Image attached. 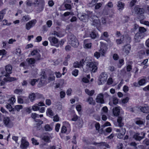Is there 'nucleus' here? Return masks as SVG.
Masks as SVG:
<instances>
[{
  "label": "nucleus",
  "instance_id": "4468645a",
  "mask_svg": "<svg viewBox=\"0 0 149 149\" xmlns=\"http://www.w3.org/2000/svg\"><path fill=\"white\" fill-rule=\"evenodd\" d=\"M143 37L141 33H137L136 34L134 37V41L136 42H138Z\"/></svg>",
  "mask_w": 149,
  "mask_h": 149
},
{
  "label": "nucleus",
  "instance_id": "bb28decb",
  "mask_svg": "<svg viewBox=\"0 0 149 149\" xmlns=\"http://www.w3.org/2000/svg\"><path fill=\"white\" fill-rule=\"evenodd\" d=\"M85 93L90 96H92L94 93L95 91L94 90L90 91L88 89H86L85 90Z\"/></svg>",
  "mask_w": 149,
  "mask_h": 149
},
{
  "label": "nucleus",
  "instance_id": "37998d69",
  "mask_svg": "<svg viewBox=\"0 0 149 149\" xmlns=\"http://www.w3.org/2000/svg\"><path fill=\"white\" fill-rule=\"evenodd\" d=\"M22 91L23 90L22 89H16L14 91V92L15 93L17 94H20L22 93Z\"/></svg>",
  "mask_w": 149,
  "mask_h": 149
},
{
  "label": "nucleus",
  "instance_id": "864d4df0",
  "mask_svg": "<svg viewBox=\"0 0 149 149\" xmlns=\"http://www.w3.org/2000/svg\"><path fill=\"white\" fill-rule=\"evenodd\" d=\"M38 114H37L36 113H33L31 114V117L35 120H36V119H35L36 118L38 117Z\"/></svg>",
  "mask_w": 149,
  "mask_h": 149
},
{
  "label": "nucleus",
  "instance_id": "f03ea898",
  "mask_svg": "<svg viewBox=\"0 0 149 149\" xmlns=\"http://www.w3.org/2000/svg\"><path fill=\"white\" fill-rule=\"evenodd\" d=\"M34 5L35 6H37V11L39 13L42 11L45 6V1L44 0H34Z\"/></svg>",
  "mask_w": 149,
  "mask_h": 149
},
{
  "label": "nucleus",
  "instance_id": "aec40b11",
  "mask_svg": "<svg viewBox=\"0 0 149 149\" xmlns=\"http://www.w3.org/2000/svg\"><path fill=\"white\" fill-rule=\"evenodd\" d=\"M135 12L138 14H141L144 12V10L143 8H139L137 7H135L134 8Z\"/></svg>",
  "mask_w": 149,
  "mask_h": 149
},
{
  "label": "nucleus",
  "instance_id": "69168bd1",
  "mask_svg": "<svg viewBox=\"0 0 149 149\" xmlns=\"http://www.w3.org/2000/svg\"><path fill=\"white\" fill-rule=\"evenodd\" d=\"M53 120L55 122H58L59 120V118L57 115H56L53 117Z\"/></svg>",
  "mask_w": 149,
  "mask_h": 149
},
{
  "label": "nucleus",
  "instance_id": "6ab92c4d",
  "mask_svg": "<svg viewBox=\"0 0 149 149\" xmlns=\"http://www.w3.org/2000/svg\"><path fill=\"white\" fill-rule=\"evenodd\" d=\"M100 21L98 19H95L93 21L92 25L97 27H98L100 26Z\"/></svg>",
  "mask_w": 149,
  "mask_h": 149
},
{
  "label": "nucleus",
  "instance_id": "2f4dec72",
  "mask_svg": "<svg viewBox=\"0 0 149 149\" xmlns=\"http://www.w3.org/2000/svg\"><path fill=\"white\" fill-rule=\"evenodd\" d=\"M38 81V80L36 79H31L29 80V83L32 86H34L36 82Z\"/></svg>",
  "mask_w": 149,
  "mask_h": 149
},
{
  "label": "nucleus",
  "instance_id": "dca6fc26",
  "mask_svg": "<svg viewBox=\"0 0 149 149\" xmlns=\"http://www.w3.org/2000/svg\"><path fill=\"white\" fill-rule=\"evenodd\" d=\"M45 78L44 76H42L38 85V87H40L45 84Z\"/></svg>",
  "mask_w": 149,
  "mask_h": 149
},
{
  "label": "nucleus",
  "instance_id": "4c0bfd02",
  "mask_svg": "<svg viewBox=\"0 0 149 149\" xmlns=\"http://www.w3.org/2000/svg\"><path fill=\"white\" fill-rule=\"evenodd\" d=\"M36 96L34 93H33L29 95V97L31 100V101L33 102Z\"/></svg>",
  "mask_w": 149,
  "mask_h": 149
},
{
  "label": "nucleus",
  "instance_id": "f704fd0d",
  "mask_svg": "<svg viewBox=\"0 0 149 149\" xmlns=\"http://www.w3.org/2000/svg\"><path fill=\"white\" fill-rule=\"evenodd\" d=\"M98 144H99V146H104L107 148H109V146L105 142H102L98 143Z\"/></svg>",
  "mask_w": 149,
  "mask_h": 149
},
{
  "label": "nucleus",
  "instance_id": "774afa93",
  "mask_svg": "<svg viewBox=\"0 0 149 149\" xmlns=\"http://www.w3.org/2000/svg\"><path fill=\"white\" fill-rule=\"evenodd\" d=\"M143 144H145L147 146L149 145V140L146 139L143 141Z\"/></svg>",
  "mask_w": 149,
  "mask_h": 149
},
{
  "label": "nucleus",
  "instance_id": "7ed1b4c3",
  "mask_svg": "<svg viewBox=\"0 0 149 149\" xmlns=\"http://www.w3.org/2000/svg\"><path fill=\"white\" fill-rule=\"evenodd\" d=\"M68 42L74 47H77L79 45L78 40L76 37L72 33H70L68 35Z\"/></svg>",
  "mask_w": 149,
  "mask_h": 149
},
{
  "label": "nucleus",
  "instance_id": "ea45409f",
  "mask_svg": "<svg viewBox=\"0 0 149 149\" xmlns=\"http://www.w3.org/2000/svg\"><path fill=\"white\" fill-rule=\"evenodd\" d=\"M30 19V18L28 15L23 16L22 19V20L24 22H26Z\"/></svg>",
  "mask_w": 149,
  "mask_h": 149
},
{
  "label": "nucleus",
  "instance_id": "f8f14e48",
  "mask_svg": "<svg viewBox=\"0 0 149 149\" xmlns=\"http://www.w3.org/2000/svg\"><path fill=\"white\" fill-rule=\"evenodd\" d=\"M96 102L97 103L103 104L104 103L103 99V95L102 93L98 95L96 98Z\"/></svg>",
  "mask_w": 149,
  "mask_h": 149
},
{
  "label": "nucleus",
  "instance_id": "5fc2aeb1",
  "mask_svg": "<svg viewBox=\"0 0 149 149\" xmlns=\"http://www.w3.org/2000/svg\"><path fill=\"white\" fill-rule=\"evenodd\" d=\"M73 66L75 68H79L80 66L79 65V63L78 62H74L73 64Z\"/></svg>",
  "mask_w": 149,
  "mask_h": 149
},
{
  "label": "nucleus",
  "instance_id": "bf43d9fd",
  "mask_svg": "<svg viewBox=\"0 0 149 149\" xmlns=\"http://www.w3.org/2000/svg\"><path fill=\"white\" fill-rule=\"evenodd\" d=\"M102 4L101 3H97L95 6V9L96 10L99 9L101 6Z\"/></svg>",
  "mask_w": 149,
  "mask_h": 149
},
{
  "label": "nucleus",
  "instance_id": "1a4fd4ad",
  "mask_svg": "<svg viewBox=\"0 0 149 149\" xmlns=\"http://www.w3.org/2000/svg\"><path fill=\"white\" fill-rule=\"evenodd\" d=\"M146 133L143 132L140 133H136L134 136V138L136 140L140 141L145 137Z\"/></svg>",
  "mask_w": 149,
  "mask_h": 149
},
{
  "label": "nucleus",
  "instance_id": "f257e3e1",
  "mask_svg": "<svg viewBox=\"0 0 149 149\" xmlns=\"http://www.w3.org/2000/svg\"><path fill=\"white\" fill-rule=\"evenodd\" d=\"M98 65V63L95 62H88L86 65V68H83V71L84 72H86L89 70L91 72L95 73L97 70Z\"/></svg>",
  "mask_w": 149,
  "mask_h": 149
},
{
  "label": "nucleus",
  "instance_id": "393cba45",
  "mask_svg": "<svg viewBox=\"0 0 149 149\" xmlns=\"http://www.w3.org/2000/svg\"><path fill=\"white\" fill-rule=\"evenodd\" d=\"M109 36V35L108 34V33L107 32L105 31L103 33V34H102L100 37V39L102 40H104L105 38H108Z\"/></svg>",
  "mask_w": 149,
  "mask_h": 149
},
{
  "label": "nucleus",
  "instance_id": "f3484780",
  "mask_svg": "<svg viewBox=\"0 0 149 149\" xmlns=\"http://www.w3.org/2000/svg\"><path fill=\"white\" fill-rule=\"evenodd\" d=\"M141 111L143 113H149V107H141L140 108Z\"/></svg>",
  "mask_w": 149,
  "mask_h": 149
},
{
  "label": "nucleus",
  "instance_id": "e2e57ef3",
  "mask_svg": "<svg viewBox=\"0 0 149 149\" xmlns=\"http://www.w3.org/2000/svg\"><path fill=\"white\" fill-rule=\"evenodd\" d=\"M60 126V124L57 123V124H56V126H55V130L57 132H58V131Z\"/></svg>",
  "mask_w": 149,
  "mask_h": 149
},
{
  "label": "nucleus",
  "instance_id": "cd10ccee",
  "mask_svg": "<svg viewBox=\"0 0 149 149\" xmlns=\"http://www.w3.org/2000/svg\"><path fill=\"white\" fill-rule=\"evenodd\" d=\"M122 118L121 117H118L117 119V122L118 124V126L120 127L123 126L124 124L122 122Z\"/></svg>",
  "mask_w": 149,
  "mask_h": 149
},
{
  "label": "nucleus",
  "instance_id": "a18cd8bd",
  "mask_svg": "<svg viewBox=\"0 0 149 149\" xmlns=\"http://www.w3.org/2000/svg\"><path fill=\"white\" fill-rule=\"evenodd\" d=\"M139 31L141 33L146 32V29L143 27H140L139 28Z\"/></svg>",
  "mask_w": 149,
  "mask_h": 149
},
{
  "label": "nucleus",
  "instance_id": "412c9836",
  "mask_svg": "<svg viewBox=\"0 0 149 149\" xmlns=\"http://www.w3.org/2000/svg\"><path fill=\"white\" fill-rule=\"evenodd\" d=\"M121 130L122 131V132L121 131V133H120V134H118V137L120 139L122 138H123V136L125 135L126 130L125 128H122Z\"/></svg>",
  "mask_w": 149,
  "mask_h": 149
},
{
  "label": "nucleus",
  "instance_id": "de8ad7c7",
  "mask_svg": "<svg viewBox=\"0 0 149 149\" xmlns=\"http://www.w3.org/2000/svg\"><path fill=\"white\" fill-rule=\"evenodd\" d=\"M79 71L77 69H74L72 72V74L74 76H77L78 74V73Z\"/></svg>",
  "mask_w": 149,
  "mask_h": 149
},
{
  "label": "nucleus",
  "instance_id": "9b49d317",
  "mask_svg": "<svg viewBox=\"0 0 149 149\" xmlns=\"http://www.w3.org/2000/svg\"><path fill=\"white\" fill-rule=\"evenodd\" d=\"M36 22V19H33L27 23L26 24V28L27 30H29L35 24Z\"/></svg>",
  "mask_w": 149,
  "mask_h": 149
},
{
  "label": "nucleus",
  "instance_id": "4be33fe9",
  "mask_svg": "<svg viewBox=\"0 0 149 149\" xmlns=\"http://www.w3.org/2000/svg\"><path fill=\"white\" fill-rule=\"evenodd\" d=\"M78 16L79 19L82 21L86 19L88 17V15L86 14H84L82 15L81 14H78Z\"/></svg>",
  "mask_w": 149,
  "mask_h": 149
},
{
  "label": "nucleus",
  "instance_id": "9d476101",
  "mask_svg": "<svg viewBox=\"0 0 149 149\" xmlns=\"http://www.w3.org/2000/svg\"><path fill=\"white\" fill-rule=\"evenodd\" d=\"M29 145V143L26 139L25 137H23L21 140V143L20 148L22 149H24L27 148Z\"/></svg>",
  "mask_w": 149,
  "mask_h": 149
},
{
  "label": "nucleus",
  "instance_id": "c03bdc74",
  "mask_svg": "<svg viewBox=\"0 0 149 149\" xmlns=\"http://www.w3.org/2000/svg\"><path fill=\"white\" fill-rule=\"evenodd\" d=\"M34 121L37 123L36 125H41L43 123V121L40 119H37L35 120Z\"/></svg>",
  "mask_w": 149,
  "mask_h": 149
},
{
  "label": "nucleus",
  "instance_id": "603ef678",
  "mask_svg": "<svg viewBox=\"0 0 149 149\" xmlns=\"http://www.w3.org/2000/svg\"><path fill=\"white\" fill-rule=\"evenodd\" d=\"M55 77L53 74H51L48 78V80L49 81H53L54 80Z\"/></svg>",
  "mask_w": 149,
  "mask_h": 149
},
{
  "label": "nucleus",
  "instance_id": "58836bf2",
  "mask_svg": "<svg viewBox=\"0 0 149 149\" xmlns=\"http://www.w3.org/2000/svg\"><path fill=\"white\" fill-rule=\"evenodd\" d=\"M87 101L90 104H94L95 102L92 97H89L87 100Z\"/></svg>",
  "mask_w": 149,
  "mask_h": 149
},
{
  "label": "nucleus",
  "instance_id": "0e129e2a",
  "mask_svg": "<svg viewBox=\"0 0 149 149\" xmlns=\"http://www.w3.org/2000/svg\"><path fill=\"white\" fill-rule=\"evenodd\" d=\"M65 95V92L63 91H61L60 92V96L61 98H62L64 97Z\"/></svg>",
  "mask_w": 149,
  "mask_h": 149
},
{
  "label": "nucleus",
  "instance_id": "a19ab883",
  "mask_svg": "<svg viewBox=\"0 0 149 149\" xmlns=\"http://www.w3.org/2000/svg\"><path fill=\"white\" fill-rule=\"evenodd\" d=\"M23 108V106L21 105H16L15 107V110H17V111H19L20 109H22Z\"/></svg>",
  "mask_w": 149,
  "mask_h": 149
},
{
  "label": "nucleus",
  "instance_id": "680f3d73",
  "mask_svg": "<svg viewBox=\"0 0 149 149\" xmlns=\"http://www.w3.org/2000/svg\"><path fill=\"white\" fill-rule=\"evenodd\" d=\"M18 102L19 104H22L24 102L23 100L20 96L18 97Z\"/></svg>",
  "mask_w": 149,
  "mask_h": 149
},
{
  "label": "nucleus",
  "instance_id": "49530a36",
  "mask_svg": "<svg viewBox=\"0 0 149 149\" xmlns=\"http://www.w3.org/2000/svg\"><path fill=\"white\" fill-rule=\"evenodd\" d=\"M56 107L57 109L58 110H61L62 108V105L61 102H58L56 104Z\"/></svg>",
  "mask_w": 149,
  "mask_h": 149
},
{
  "label": "nucleus",
  "instance_id": "8fccbe9b",
  "mask_svg": "<svg viewBox=\"0 0 149 149\" xmlns=\"http://www.w3.org/2000/svg\"><path fill=\"white\" fill-rule=\"evenodd\" d=\"M136 2V0H132L130 3V6L132 7L134 6Z\"/></svg>",
  "mask_w": 149,
  "mask_h": 149
},
{
  "label": "nucleus",
  "instance_id": "b1692460",
  "mask_svg": "<svg viewBox=\"0 0 149 149\" xmlns=\"http://www.w3.org/2000/svg\"><path fill=\"white\" fill-rule=\"evenodd\" d=\"M26 60L28 63L30 64H34L35 63L36 61V59L34 58H27Z\"/></svg>",
  "mask_w": 149,
  "mask_h": 149
},
{
  "label": "nucleus",
  "instance_id": "4d7b16f0",
  "mask_svg": "<svg viewBox=\"0 0 149 149\" xmlns=\"http://www.w3.org/2000/svg\"><path fill=\"white\" fill-rule=\"evenodd\" d=\"M6 50L5 49H2L0 50V55H5L6 54Z\"/></svg>",
  "mask_w": 149,
  "mask_h": 149
},
{
  "label": "nucleus",
  "instance_id": "a878e982",
  "mask_svg": "<svg viewBox=\"0 0 149 149\" xmlns=\"http://www.w3.org/2000/svg\"><path fill=\"white\" fill-rule=\"evenodd\" d=\"M6 9H4L0 12V20L3 19L4 15L6 13Z\"/></svg>",
  "mask_w": 149,
  "mask_h": 149
},
{
  "label": "nucleus",
  "instance_id": "c756f323",
  "mask_svg": "<svg viewBox=\"0 0 149 149\" xmlns=\"http://www.w3.org/2000/svg\"><path fill=\"white\" fill-rule=\"evenodd\" d=\"M10 121V119L8 117H4L3 119L4 123L6 126H8V125Z\"/></svg>",
  "mask_w": 149,
  "mask_h": 149
},
{
  "label": "nucleus",
  "instance_id": "052dcab7",
  "mask_svg": "<svg viewBox=\"0 0 149 149\" xmlns=\"http://www.w3.org/2000/svg\"><path fill=\"white\" fill-rule=\"evenodd\" d=\"M7 20H4L3 21V25H6L8 26H9L11 24V23H7Z\"/></svg>",
  "mask_w": 149,
  "mask_h": 149
},
{
  "label": "nucleus",
  "instance_id": "a211bd4d",
  "mask_svg": "<svg viewBox=\"0 0 149 149\" xmlns=\"http://www.w3.org/2000/svg\"><path fill=\"white\" fill-rule=\"evenodd\" d=\"M113 111L114 116H118L119 115L120 112L119 107H116L113 108Z\"/></svg>",
  "mask_w": 149,
  "mask_h": 149
},
{
  "label": "nucleus",
  "instance_id": "7c9ffc66",
  "mask_svg": "<svg viewBox=\"0 0 149 149\" xmlns=\"http://www.w3.org/2000/svg\"><path fill=\"white\" fill-rule=\"evenodd\" d=\"M88 40H85L84 41V43L85 45L84 47L86 48H90L91 47V43H86L87 42Z\"/></svg>",
  "mask_w": 149,
  "mask_h": 149
},
{
  "label": "nucleus",
  "instance_id": "423d86ee",
  "mask_svg": "<svg viewBox=\"0 0 149 149\" xmlns=\"http://www.w3.org/2000/svg\"><path fill=\"white\" fill-rule=\"evenodd\" d=\"M15 98L14 97H12L9 99L8 101L9 103L6 105V107L10 111H15V109L12 108L11 104H13L15 102Z\"/></svg>",
  "mask_w": 149,
  "mask_h": 149
},
{
  "label": "nucleus",
  "instance_id": "c85d7f7f",
  "mask_svg": "<svg viewBox=\"0 0 149 149\" xmlns=\"http://www.w3.org/2000/svg\"><path fill=\"white\" fill-rule=\"evenodd\" d=\"M90 36L91 38L94 39L97 37L98 34L94 31H91L90 33Z\"/></svg>",
  "mask_w": 149,
  "mask_h": 149
},
{
  "label": "nucleus",
  "instance_id": "2eb2a0df",
  "mask_svg": "<svg viewBox=\"0 0 149 149\" xmlns=\"http://www.w3.org/2000/svg\"><path fill=\"white\" fill-rule=\"evenodd\" d=\"M131 46L130 44H127L123 47V51L126 54H127L130 50Z\"/></svg>",
  "mask_w": 149,
  "mask_h": 149
},
{
  "label": "nucleus",
  "instance_id": "79ce46f5",
  "mask_svg": "<svg viewBox=\"0 0 149 149\" xmlns=\"http://www.w3.org/2000/svg\"><path fill=\"white\" fill-rule=\"evenodd\" d=\"M145 79H141L139 81V84L140 85H143L146 83V78L145 77Z\"/></svg>",
  "mask_w": 149,
  "mask_h": 149
},
{
  "label": "nucleus",
  "instance_id": "09e8293b",
  "mask_svg": "<svg viewBox=\"0 0 149 149\" xmlns=\"http://www.w3.org/2000/svg\"><path fill=\"white\" fill-rule=\"evenodd\" d=\"M52 24V22L51 20H49L47 21L46 22V24L47 25V27L50 28Z\"/></svg>",
  "mask_w": 149,
  "mask_h": 149
},
{
  "label": "nucleus",
  "instance_id": "13d9d810",
  "mask_svg": "<svg viewBox=\"0 0 149 149\" xmlns=\"http://www.w3.org/2000/svg\"><path fill=\"white\" fill-rule=\"evenodd\" d=\"M67 131L66 127L65 126H63L61 128V132L62 133H65Z\"/></svg>",
  "mask_w": 149,
  "mask_h": 149
},
{
  "label": "nucleus",
  "instance_id": "338daca9",
  "mask_svg": "<svg viewBox=\"0 0 149 149\" xmlns=\"http://www.w3.org/2000/svg\"><path fill=\"white\" fill-rule=\"evenodd\" d=\"M47 111L48 112L49 114L51 116H53L54 115V113L53 112L52 110L50 109H49Z\"/></svg>",
  "mask_w": 149,
  "mask_h": 149
},
{
  "label": "nucleus",
  "instance_id": "ddd939ff",
  "mask_svg": "<svg viewBox=\"0 0 149 149\" xmlns=\"http://www.w3.org/2000/svg\"><path fill=\"white\" fill-rule=\"evenodd\" d=\"M48 40L50 41L51 45H54V44L57 43L58 42V39L55 37L50 36L48 38Z\"/></svg>",
  "mask_w": 149,
  "mask_h": 149
},
{
  "label": "nucleus",
  "instance_id": "3c124183",
  "mask_svg": "<svg viewBox=\"0 0 149 149\" xmlns=\"http://www.w3.org/2000/svg\"><path fill=\"white\" fill-rule=\"evenodd\" d=\"M31 141H32V143L35 145H38L39 144V143L37 142V140L35 139L34 138H32Z\"/></svg>",
  "mask_w": 149,
  "mask_h": 149
},
{
  "label": "nucleus",
  "instance_id": "0eeeda50",
  "mask_svg": "<svg viewBox=\"0 0 149 149\" xmlns=\"http://www.w3.org/2000/svg\"><path fill=\"white\" fill-rule=\"evenodd\" d=\"M107 75L105 72H103L99 76L98 84L101 85L105 82L107 78Z\"/></svg>",
  "mask_w": 149,
  "mask_h": 149
},
{
  "label": "nucleus",
  "instance_id": "5701e85b",
  "mask_svg": "<svg viewBox=\"0 0 149 149\" xmlns=\"http://www.w3.org/2000/svg\"><path fill=\"white\" fill-rule=\"evenodd\" d=\"M124 3L120 1H118L117 4V7L118 8V10L120 11L122 10L124 8Z\"/></svg>",
  "mask_w": 149,
  "mask_h": 149
},
{
  "label": "nucleus",
  "instance_id": "39448f33",
  "mask_svg": "<svg viewBox=\"0 0 149 149\" xmlns=\"http://www.w3.org/2000/svg\"><path fill=\"white\" fill-rule=\"evenodd\" d=\"M40 51L39 50L34 49L31 52V54L33 56L34 58L36 61H38L41 60L42 59L41 56L39 52Z\"/></svg>",
  "mask_w": 149,
  "mask_h": 149
},
{
  "label": "nucleus",
  "instance_id": "6e6d98bb",
  "mask_svg": "<svg viewBox=\"0 0 149 149\" xmlns=\"http://www.w3.org/2000/svg\"><path fill=\"white\" fill-rule=\"evenodd\" d=\"M129 100V98L127 97L122 100V102L124 104L128 102Z\"/></svg>",
  "mask_w": 149,
  "mask_h": 149
},
{
  "label": "nucleus",
  "instance_id": "c9c22d12",
  "mask_svg": "<svg viewBox=\"0 0 149 149\" xmlns=\"http://www.w3.org/2000/svg\"><path fill=\"white\" fill-rule=\"evenodd\" d=\"M124 38L123 36H122L121 38L116 40V42L117 44L118 45L120 44L123 42V39Z\"/></svg>",
  "mask_w": 149,
  "mask_h": 149
},
{
  "label": "nucleus",
  "instance_id": "20e7f679",
  "mask_svg": "<svg viewBox=\"0 0 149 149\" xmlns=\"http://www.w3.org/2000/svg\"><path fill=\"white\" fill-rule=\"evenodd\" d=\"M5 68L6 72L4 71H2L1 73L4 76L8 77L10 76V74L12 73V66L8 65L5 66Z\"/></svg>",
  "mask_w": 149,
  "mask_h": 149
},
{
  "label": "nucleus",
  "instance_id": "e433bc0d",
  "mask_svg": "<svg viewBox=\"0 0 149 149\" xmlns=\"http://www.w3.org/2000/svg\"><path fill=\"white\" fill-rule=\"evenodd\" d=\"M45 129V131H49L52 130V127L48 124L45 125L44 127Z\"/></svg>",
  "mask_w": 149,
  "mask_h": 149
},
{
  "label": "nucleus",
  "instance_id": "72a5a7b5",
  "mask_svg": "<svg viewBox=\"0 0 149 149\" xmlns=\"http://www.w3.org/2000/svg\"><path fill=\"white\" fill-rule=\"evenodd\" d=\"M34 0H27L26 1V5L27 6H31L32 5H34Z\"/></svg>",
  "mask_w": 149,
  "mask_h": 149
},
{
  "label": "nucleus",
  "instance_id": "473e14b6",
  "mask_svg": "<svg viewBox=\"0 0 149 149\" xmlns=\"http://www.w3.org/2000/svg\"><path fill=\"white\" fill-rule=\"evenodd\" d=\"M42 139L45 142H50V138L49 136H44L42 137Z\"/></svg>",
  "mask_w": 149,
  "mask_h": 149
},
{
  "label": "nucleus",
  "instance_id": "6e6552de",
  "mask_svg": "<svg viewBox=\"0 0 149 149\" xmlns=\"http://www.w3.org/2000/svg\"><path fill=\"white\" fill-rule=\"evenodd\" d=\"M134 123L139 127L145 125V121L144 119L139 117H137L134 119Z\"/></svg>",
  "mask_w": 149,
  "mask_h": 149
}]
</instances>
